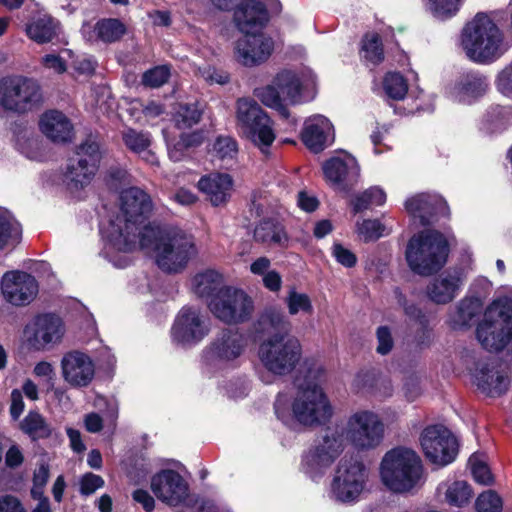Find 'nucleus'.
I'll return each mask as SVG.
<instances>
[{
	"instance_id": "obj_1",
	"label": "nucleus",
	"mask_w": 512,
	"mask_h": 512,
	"mask_svg": "<svg viewBox=\"0 0 512 512\" xmlns=\"http://www.w3.org/2000/svg\"><path fill=\"white\" fill-rule=\"evenodd\" d=\"M122 216L100 223V234L105 242V254L116 267H126L130 260L114 259L116 252L129 253L137 248V238H141L144 227L152 225L147 222L152 210L151 197L138 187H130L121 192Z\"/></svg>"
},
{
	"instance_id": "obj_2",
	"label": "nucleus",
	"mask_w": 512,
	"mask_h": 512,
	"mask_svg": "<svg viewBox=\"0 0 512 512\" xmlns=\"http://www.w3.org/2000/svg\"><path fill=\"white\" fill-rule=\"evenodd\" d=\"M138 246L141 249L152 248L157 266L169 274L182 272L198 255L194 237L177 228L147 225L137 241Z\"/></svg>"
},
{
	"instance_id": "obj_3",
	"label": "nucleus",
	"mask_w": 512,
	"mask_h": 512,
	"mask_svg": "<svg viewBox=\"0 0 512 512\" xmlns=\"http://www.w3.org/2000/svg\"><path fill=\"white\" fill-rule=\"evenodd\" d=\"M276 417L285 425L297 422L312 427L324 425L333 416V406L324 389L317 385L301 386L293 396L279 393L274 402Z\"/></svg>"
},
{
	"instance_id": "obj_4",
	"label": "nucleus",
	"mask_w": 512,
	"mask_h": 512,
	"mask_svg": "<svg viewBox=\"0 0 512 512\" xmlns=\"http://www.w3.org/2000/svg\"><path fill=\"white\" fill-rule=\"evenodd\" d=\"M461 45L469 59L476 63H491L507 50L503 33L485 13H478L463 28Z\"/></svg>"
},
{
	"instance_id": "obj_5",
	"label": "nucleus",
	"mask_w": 512,
	"mask_h": 512,
	"mask_svg": "<svg viewBox=\"0 0 512 512\" xmlns=\"http://www.w3.org/2000/svg\"><path fill=\"white\" fill-rule=\"evenodd\" d=\"M423 466L415 451L397 447L388 451L382 458L380 477L391 491L403 493L410 491L421 481Z\"/></svg>"
},
{
	"instance_id": "obj_6",
	"label": "nucleus",
	"mask_w": 512,
	"mask_h": 512,
	"mask_svg": "<svg viewBox=\"0 0 512 512\" xmlns=\"http://www.w3.org/2000/svg\"><path fill=\"white\" fill-rule=\"evenodd\" d=\"M449 246L444 235L425 230L414 235L406 248V260L411 270L428 276L439 271L447 262Z\"/></svg>"
},
{
	"instance_id": "obj_7",
	"label": "nucleus",
	"mask_w": 512,
	"mask_h": 512,
	"mask_svg": "<svg viewBox=\"0 0 512 512\" xmlns=\"http://www.w3.org/2000/svg\"><path fill=\"white\" fill-rule=\"evenodd\" d=\"M258 357L267 372L274 376H286L299 364L302 346L292 335L275 333L259 345Z\"/></svg>"
},
{
	"instance_id": "obj_8",
	"label": "nucleus",
	"mask_w": 512,
	"mask_h": 512,
	"mask_svg": "<svg viewBox=\"0 0 512 512\" xmlns=\"http://www.w3.org/2000/svg\"><path fill=\"white\" fill-rule=\"evenodd\" d=\"M369 469L354 457L341 459L330 486V497L341 503H354L365 491L369 480Z\"/></svg>"
},
{
	"instance_id": "obj_9",
	"label": "nucleus",
	"mask_w": 512,
	"mask_h": 512,
	"mask_svg": "<svg viewBox=\"0 0 512 512\" xmlns=\"http://www.w3.org/2000/svg\"><path fill=\"white\" fill-rule=\"evenodd\" d=\"M247 347V338L236 328L221 330L202 352V360L210 371L234 366Z\"/></svg>"
},
{
	"instance_id": "obj_10",
	"label": "nucleus",
	"mask_w": 512,
	"mask_h": 512,
	"mask_svg": "<svg viewBox=\"0 0 512 512\" xmlns=\"http://www.w3.org/2000/svg\"><path fill=\"white\" fill-rule=\"evenodd\" d=\"M344 450L343 434L328 430L325 435L302 456L301 470L312 481H319Z\"/></svg>"
},
{
	"instance_id": "obj_11",
	"label": "nucleus",
	"mask_w": 512,
	"mask_h": 512,
	"mask_svg": "<svg viewBox=\"0 0 512 512\" xmlns=\"http://www.w3.org/2000/svg\"><path fill=\"white\" fill-rule=\"evenodd\" d=\"M343 438L358 451L377 448L384 438V424L378 414L370 410L352 413L346 422Z\"/></svg>"
},
{
	"instance_id": "obj_12",
	"label": "nucleus",
	"mask_w": 512,
	"mask_h": 512,
	"mask_svg": "<svg viewBox=\"0 0 512 512\" xmlns=\"http://www.w3.org/2000/svg\"><path fill=\"white\" fill-rule=\"evenodd\" d=\"M42 101L41 87L32 78L5 77L0 80V105L8 111L26 113Z\"/></svg>"
},
{
	"instance_id": "obj_13",
	"label": "nucleus",
	"mask_w": 512,
	"mask_h": 512,
	"mask_svg": "<svg viewBox=\"0 0 512 512\" xmlns=\"http://www.w3.org/2000/svg\"><path fill=\"white\" fill-rule=\"evenodd\" d=\"M102 157L99 143L88 138L81 143L70 159L65 172V180L72 189H80L89 185L94 178Z\"/></svg>"
},
{
	"instance_id": "obj_14",
	"label": "nucleus",
	"mask_w": 512,
	"mask_h": 512,
	"mask_svg": "<svg viewBox=\"0 0 512 512\" xmlns=\"http://www.w3.org/2000/svg\"><path fill=\"white\" fill-rule=\"evenodd\" d=\"M208 308L217 319L231 324L248 319L253 302L244 291L225 287L208 301Z\"/></svg>"
},
{
	"instance_id": "obj_15",
	"label": "nucleus",
	"mask_w": 512,
	"mask_h": 512,
	"mask_svg": "<svg viewBox=\"0 0 512 512\" xmlns=\"http://www.w3.org/2000/svg\"><path fill=\"white\" fill-rule=\"evenodd\" d=\"M210 332L207 319L193 307H183L171 328L173 343L190 348L199 344Z\"/></svg>"
},
{
	"instance_id": "obj_16",
	"label": "nucleus",
	"mask_w": 512,
	"mask_h": 512,
	"mask_svg": "<svg viewBox=\"0 0 512 512\" xmlns=\"http://www.w3.org/2000/svg\"><path fill=\"white\" fill-rule=\"evenodd\" d=\"M420 443L427 459L435 465L446 466L456 458V438L442 425L429 426L424 429Z\"/></svg>"
},
{
	"instance_id": "obj_17",
	"label": "nucleus",
	"mask_w": 512,
	"mask_h": 512,
	"mask_svg": "<svg viewBox=\"0 0 512 512\" xmlns=\"http://www.w3.org/2000/svg\"><path fill=\"white\" fill-rule=\"evenodd\" d=\"M64 333L62 319L53 314L38 315L24 328L25 342L35 351H42L59 343Z\"/></svg>"
},
{
	"instance_id": "obj_18",
	"label": "nucleus",
	"mask_w": 512,
	"mask_h": 512,
	"mask_svg": "<svg viewBox=\"0 0 512 512\" xmlns=\"http://www.w3.org/2000/svg\"><path fill=\"white\" fill-rule=\"evenodd\" d=\"M281 11L279 0H242L234 11V22L244 34H251L264 28L270 14Z\"/></svg>"
},
{
	"instance_id": "obj_19",
	"label": "nucleus",
	"mask_w": 512,
	"mask_h": 512,
	"mask_svg": "<svg viewBox=\"0 0 512 512\" xmlns=\"http://www.w3.org/2000/svg\"><path fill=\"white\" fill-rule=\"evenodd\" d=\"M472 378L482 393L489 397H499L509 389L511 372L507 365L497 361L479 362Z\"/></svg>"
},
{
	"instance_id": "obj_20",
	"label": "nucleus",
	"mask_w": 512,
	"mask_h": 512,
	"mask_svg": "<svg viewBox=\"0 0 512 512\" xmlns=\"http://www.w3.org/2000/svg\"><path fill=\"white\" fill-rule=\"evenodd\" d=\"M275 48L273 38L267 34H245L235 44V58L245 67H254L266 62Z\"/></svg>"
},
{
	"instance_id": "obj_21",
	"label": "nucleus",
	"mask_w": 512,
	"mask_h": 512,
	"mask_svg": "<svg viewBox=\"0 0 512 512\" xmlns=\"http://www.w3.org/2000/svg\"><path fill=\"white\" fill-rule=\"evenodd\" d=\"M1 290L7 302L14 306L29 304L38 293L36 279L23 271H9L2 277Z\"/></svg>"
},
{
	"instance_id": "obj_22",
	"label": "nucleus",
	"mask_w": 512,
	"mask_h": 512,
	"mask_svg": "<svg viewBox=\"0 0 512 512\" xmlns=\"http://www.w3.org/2000/svg\"><path fill=\"white\" fill-rule=\"evenodd\" d=\"M151 490L160 501L177 506L188 497L189 487L178 472L162 470L152 477Z\"/></svg>"
},
{
	"instance_id": "obj_23",
	"label": "nucleus",
	"mask_w": 512,
	"mask_h": 512,
	"mask_svg": "<svg viewBox=\"0 0 512 512\" xmlns=\"http://www.w3.org/2000/svg\"><path fill=\"white\" fill-rule=\"evenodd\" d=\"M489 88L486 76L477 71L461 74L448 88V96L456 102L471 104L483 97Z\"/></svg>"
},
{
	"instance_id": "obj_24",
	"label": "nucleus",
	"mask_w": 512,
	"mask_h": 512,
	"mask_svg": "<svg viewBox=\"0 0 512 512\" xmlns=\"http://www.w3.org/2000/svg\"><path fill=\"white\" fill-rule=\"evenodd\" d=\"M61 369L64 380L76 388L88 386L95 374L91 358L78 351L69 352L63 356Z\"/></svg>"
},
{
	"instance_id": "obj_25",
	"label": "nucleus",
	"mask_w": 512,
	"mask_h": 512,
	"mask_svg": "<svg viewBox=\"0 0 512 512\" xmlns=\"http://www.w3.org/2000/svg\"><path fill=\"white\" fill-rule=\"evenodd\" d=\"M409 214L420 219L422 225H428L436 216L449 214L447 202L437 194L420 193L405 202Z\"/></svg>"
},
{
	"instance_id": "obj_26",
	"label": "nucleus",
	"mask_w": 512,
	"mask_h": 512,
	"mask_svg": "<svg viewBox=\"0 0 512 512\" xmlns=\"http://www.w3.org/2000/svg\"><path fill=\"white\" fill-rule=\"evenodd\" d=\"M301 138L310 151L319 153L334 142V127L328 118L314 115L305 121Z\"/></svg>"
},
{
	"instance_id": "obj_27",
	"label": "nucleus",
	"mask_w": 512,
	"mask_h": 512,
	"mask_svg": "<svg viewBox=\"0 0 512 512\" xmlns=\"http://www.w3.org/2000/svg\"><path fill=\"white\" fill-rule=\"evenodd\" d=\"M197 186L209 202L218 207L230 200L234 190V180L228 173L212 172L202 176Z\"/></svg>"
},
{
	"instance_id": "obj_28",
	"label": "nucleus",
	"mask_w": 512,
	"mask_h": 512,
	"mask_svg": "<svg viewBox=\"0 0 512 512\" xmlns=\"http://www.w3.org/2000/svg\"><path fill=\"white\" fill-rule=\"evenodd\" d=\"M273 83L286 98L292 102H300L303 98L302 91L314 89L315 76L309 70L302 72L301 75L283 70L276 75Z\"/></svg>"
},
{
	"instance_id": "obj_29",
	"label": "nucleus",
	"mask_w": 512,
	"mask_h": 512,
	"mask_svg": "<svg viewBox=\"0 0 512 512\" xmlns=\"http://www.w3.org/2000/svg\"><path fill=\"white\" fill-rule=\"evenodd\" d=\"M24 31L30 40L45 44L59 35L60 22L46 11L37 10L27 20Z\"/></svg>"
},
{
	"instance_id": "obj_30",
	"label": "nucleus",
	"mask_w": 512,
	"mask_h": 512,
	"mask_svg": "<svg viewBox=\"0 0 512 512\" xmlns=\"http://www.w3.org/2000/svg\"><path fill=\"white\" fill-rule=\"evenodd\" d=\"M41 132L55 143H67L74 137V128L68 117L58 111L45 112L39 122Z\"/></svg>"
},
{
	"instance_id": "obj_31",
	"label": "nucleus",
	"mask_w": 512,
	"mask_h": 512,
	"mask_svg": "<svg viewBox=\"0 0 512 512\" xmlns=\"http://www.w3.org/2000/svg\"><path fill=\"white\" fill-rule=\"evenodd\" d=\"M323 171L328 181L340 184L344 181H356L360 174V167L354 156L344 152L341 156L328 160L323 165Z\"/></svg>"
},
{
	"instance_id": "obj_32",
	"label": "nucleus",
	"mask_w": 512,
	"mask_h": 512,
	"mask_svg": "<svg viewBox=\"0 0 512 512\" xmlns=\"http://www.w3.org/2000/svg\"><path fill=\"white\" fill-rule=\"evenodd\" d=\"M462 282L460 272L444 273L428 286L427 294L433 302L446 304L456 297Z\"/></svg>"
},
{
	"instance_id": "obj_33",
	"label": "nucleus",
	"mask_w": 512,
	"mask_h": 512,
	"mask_svg": "<svg viewBox=\"0 0 512 512\" xmlns=\"http://www.w3.org/2000/svg\"><path fill=\"white\" fill-rule=\"evenodd\" d=\"M256 242L266 246L286 247L289 241L284 226L275 219H264L254 229Z\"/></svg>"
},
{
	"instance_id": "obj_34",
	"label": "nucleus",
	"mask_w": 512,
	"mask_h": 512,
	"mask_svg": "<svg viewBox=\"0 0 512 512\" xmlns=\"http://www.w3.org/2000/svg\"><path fill=\"white\" fill-rule=\"evenodd\" d=\"M122 140L128 150L135 154L142 155V158L147 163L151 165L158 164L157 157L149 149L152 143L150 133L128 128L122 132Z\"/></svg>"
},
{
	"instance_id": "obj_35",
	"label": "nucleus",
	"mask_w": 512,
	"mask_h": 512,
	"mask_svg": "<svg viewBox=\"0 0 512 512\" xmlns=\"http://www.w3.org/2000/svg\"><path fill=\"white\" fill-rule=\"evenodd\" d=\"M242 132L259 147L262 152H266L275 140L272 121L267 114L252 123L250 127H247Z\"/></svg>"
},
{
	"instance_id": "obj_36",
	"label": "nucleus",
	"mask_w": 512,
	"mask_h": 512,
	"mask_svg": "<svg viewBox=\"0 0 512 512\" xmlns=\"http://www.w3.org/2000/svg\"><path fill=\"white\" fill-rule=\"evenodd\" d=\"M481 311V303L477 298L462 299L456 309L449 314L448 322L453 329H463L470 325Z\"/></svg>"
},
{
	"instance_id": "obj_37",
	"label": "nucleus",
	"mask_w": 512,
	"mask_h": 512,
	"mask_svg": "<svg viewBox=\"0 0 512 512\" xmlns=\"http://www.w3.org/2000/svg\"><path fill=\"white\" fill-rule=\"evenodd\" d=\"M222 284V275L215 270H206L197 274L193 279L194 292L199 297L206 298L207 302L212 299L219 290L225 288Z\"/></svg>"
},
{
	"instance_id": "obj_38",
	"label": "nucleus",
	"mask_w": 512,
	"mask_h": 512,
	"mask_svg": "<svg viewBox=\"0 0 512 512\" xmlns=\"http://www.w3.org/2000/svg\"><path fill=\"white\" fill-rule=\"evenodd\" d=\"M126 33V26L119 19L107 18L96 22L89 40L113 43Z\"/></svg>"
},
{
	"instance_id": "obj_39",
	"label": "nucleus",
	"mask_w": 512,
	"mask_h": 512,
	"mask_svg": "<svg viewBox=\"0 0 512 512\" xmlns=\"http://www.w3.org/2000/svg\"><path fill=\"white\" fill-rule=\"evenodd\" d=\"M21 431L33 441L50 437L52 429L45 418L36 411H30L20 422Z\"/></svg>"
},
{
	"instance_id": "obj_40",
	"label": "nucleus",
	"mask_w": 512,
	"mask_h": 512,
	"mask_svg": "<svg viewBox=\"0 0 512 512\" xmlns=\"http://www.w3.org/2000/svg\"><path fill=\"white\" fill-rule=\"evenodd\" d=\"M265 115L266 113L253 99L242 98L237 101L236 119L242 131Z\"/></svg>"
},
{
	"instance_id": "obj_41",
	"label": "nucleus",
	"mask_w": 512,
	"mask_h": 512,
	"mask_svg": "<svg viewBox=\"0 0 512 512\" xmlns=\"http://www.w3.org/2000/svg\"><path fill=\"white\" fill-rule=\"evenodd\" d=\"M259 324L262 326L263 331L272 333L271 335L275 333L290 335L291 322L287 316L279 310H267L261 316Z\"/></svg>"
},
{
	"instance_id": "obj_42",
	"label": "nucleus",
	"mask_w": 512,
	"mask_h": 512,
	"mask_svg": "<svg viewBox=\"0 0 512 512\" xmlns=\"http://www.w3.org/2000/svg\"><path fill=\"white\" fill-rule=\"evenodd\" d=\"M21 236L20 223L8 213H0V250L19 243Z\"/></svg>"
},
{
	"instance_id": "obj_43",
	"label": "nucleus",
	"mask_w": 512,
	"mask_h": 512,
	"mask_svg": "<svg viewBox=\"0 0 512 512\" xmlns=\"http://www.w3.org/2000/svg\"><path fill=\"white\" fill-rule=\"evenodd\" d=\"M163 134L166 139L169 157L173 161H180L182 159L184 155L183 150L185 148L198 146L204 140L203 134L199 131L181 134L180 139L176 143H172L168 139L167 132L165 130L163 131Z\"/></svg>"
},
{
	"instance_id": "obj_44",
	"label": "nucleus",
	"mask_w": 512,
	"mask_h": 512,
	"mask_svg": "<svg viewBox=\"0 0 512 512\" xmlns=\"http://www.w3.org/2000/svg\"><path fill=\"white\" fill-rule=\"evenodd\" d=\"M284 303L291 316L300 313L310 315L314 311L310 296L307 293L298 291L295 287L289 288L284 298Z\"/></svg>"
},
{
	"instance_id": "obj_45",
	"label": "nucleus",
	"mask_w": 512,
	"mask_h": 512,
	"mask_svg": "<svg viewBox=\"0 0 512 512\" xmlns=\"http://www.w3.org/2000/svg\"><path fill=\"white\" fill-rule=\"evenodd\" d=\"M386 201V193L380 187H370L357 195L352 202L354 213H359L374 206H381Z\"/></svg>"
},
{
	"instance_id": "obj_46",
	"label": "nucleus",
	"mask_w": 512,
	"mask_h": 512,
	"mask_svg": "<svg viewBox=\"0 0 512 512\" xmlns=\"http://www.w3.org/2000/svg\"><path fill=\"white\" fill-rule=\"evenodd\" d=\"M280 91L275 85H268L262 88H257L254 91L255 96L267 107L277 110L284 118L289 117V111L283 105Z\"/></svg>"
},
{
	"instance_id": "obj_47",
	"label": "nucleus",
	"mask_w": 512,
	"mask_h": 512,
	"mask_svg": "<svg viewBox=\"0 0 512 512\" xmlns=\"http://www.w3.org/2000/svg\"><path fill=\"white\" fill-rule=\"evenodd\" d=\"M471 498L472 489L465 481H455L445 491V499L451 506L463 507L470 502Z\"/></svg>"
},
{
	"instance_id": "obj_48",
	"label": "nucleus",
	"mask_w": 512,
	"mask_h": 512,
	"mask_svg": "<svg viewBox=\"0 0 512 512\" xmlns=\"http://www.w3.org/2000/svg\"><path fill=\"white\" fill-rule=\"evenodd\" d=\"M201 115L198 103L180 105L174 115L175 126L180 130L191 128L200 121Z\"/></svg>"
},
{
	"instance_id": "obj_49",
	"label": "nucleus",
	"mask_w": 512,
	"mask_h": 512,
	"mask_svg": "<svg viewBox=\"0 0 512 512\" xmlns=\"http://www.w3.org/2000/svg\"><path fill=\"white\" fill-rule=\"evenodd\" d=\"M469 466L474 480L482 485L493 483V475L486 463V456L483 453H474L469 458Z\"/></svg>"
},
{
	"instance_id": "obj_50",
	"label": "nucleus",
	"mask_w": 512,
	"mask_h": 512,
	"mask_svg": "<svg viewBox=\"0 0 512 512\" xmlns=\"http://www.w3.org/2000/svg\"><path fill=\"white\" fill-rule=\"evenodd\" d=\"M212 154L222 162L233 161L238 154L237 141L230 136L217 137L212 147Z\"/></svg>"
},
{
	"instance_id": "obj_51",
	"label": "nucleus",
	"mask_w": 512,
	"mask_h": 512,
	"mask_svg": "<svg viewBox=\"0 0 512 512\" xmlns=\"http://www.w3.org/2000/svg\"><path fill=\"white\" fill-rule=\"evenodd\" d=\"M383 89L389 98L401 100L407 94L408 84L400 73L390 72L383 80Z\"/></svg>"
},
{
	"instance_id": "obj_52",
	"label": "nucleus",
	"mask_w": 512,
	"mask_h": 512,
	"mask_svg": "<svg viewBox=\"0 0 512 512\" xmlns=\"http://www.w3.org/2000/svg\"><path fill=\"white\" fill-rule=\"evenodd\" d=\"M356 232L359 238L364 242L375 241L380 237L389 234L385 225L376 219H366L362 222H357Z\"/></svg>"
},
{
	"instance_id": "obj_53",
	"label": "nucleus",
	"mask_w": 512,
	"mask_h": 512,
	"mask_svg": "<svg viewBox=\"0 0 512 512\" xmlns=\"http://www.w3.org/2000/svg\"><path fill=\"white\" fill-rule=\"evenodd\" d=\"M362 53L363 57L373 65L382 62L384 54L381 39L378 34H367L364 37L362 40Z\"/></svg>"
},
{
	"instance_id": "obj_54",
	"label": "nucleus",
	"mask_w": 512,
	"mask_h": 512,
	"mask_svg": "<svg viewBox=\"0 0 512 512\" xmlns=\"http://www.w3.org/2000/svg\"><path fill=\"white\" fill-rule=\"evenodd\" d=\"M429 9L440 19L450 18L459 11L462 0H428Z\"/></svg>"
},
{
	"instance_id": "obj_55",
	"label": "nucleus",
	"mask_w": 512,
	"mask_h": 512,
	"mask_svg": "<svg viewBox=\"0 0 512 512\" xmlns=\"http://www.w3.org/2000/svg\"><path fill=\"white\" fill-rule=\"evenodd\" d=\"M475 507L477 512H500L503 502L495 491L487 490L477 497Z\"/></svg>"
},
{
	"instance_id": "obj_56",
	"label": "nucleus",
	"mask_w": 512,
	"mask_h": 512,
	"mask_svg": "<svg viewBox=\"0 0 512 512\" xmlns=\"http://www.w3.org/2000/svg\"><path fill=\"white\" fill-rule=\"evenodd\" d=\"M170 77V69L166 65L156 66L146 71L142 76V83L151 88L164 85Z\"/></svg>"
},
{
	"instance_id": "obj_57",
	"label": "nucleus",
	"mask_w": 512,
	"mask_h": 512,
	"mask_svg": "<svg viewBox=\"0 0 512 512\" xmlns=\"http://www.w3.org/2000/svg\"><path fill=\"white\" fill-rule=\"evenodd\" d=\"M379 380L374 371L362 370L354 377L352 386L358 392H372Z\"/></svg>"
},
{
	"instance_id": "obj_58",
	"label": "nucleus",
	"mask_w": 512,
	"mask_h": 512,
	"mask_svg": "<svg viewBox=\"0 0 512 512\" xmlns=\"http://www.w3.org/2000/svg\"><path fill=\"white\" fill-rule=\"evenodd\" d=\"M105 481L100 475L88 472L82 475L79 481V491L83 496H89L104 487Z\"/></svg>"
},
{
	"instance_id": "obj_59",
	"label": "nucleus",
	"mask_w": 512,
	"mask_h": 512,
	"mask_svg": "<svg viewBox=\"0 0 512 512\" xmlns=\"http://www.w3.org/2000/svg\"><path fill=\"white\" fill-rule=\"evenodd\" d=\"M331 254L336 262L345 268H352L357 264L356 255L341 243H334L331 247Z\"/></svg>"
},
{
	"instance_id": "obj_60",
	"label": "nucleus",
	"mask_w": 512,
	"mask_h": 512,
	"mask_svg": "<svg viewBox=\"0 0 512 512\" xmlns=\"http://www.w3.org/2000/svg\"><path fill=\"white\" fill-rule=\"evenodd\" d=\"M507 114V108L501 106L493 107L490 111L487 112L485 121L483 123V129H485L487 132H493L500 128V126L503 124V119Z\"/></svg>"
},
{
	"instance_id": "obj_61",
	"label": "nucleus",
	"mask_w": 512,
	"mask_h": 512,
	"mask_svg": "<svg viewBox=\"0 0 512 512\" xmlns=\"http://www.w3.org/2000/svg\"><path fill=\"white\" fill-rule=\"evenodd\" d=\"M376 338L378 343L377 353L381 355L388 354L394 346L391 329L388 326H379L376 331Z\"/></svg>"
},
{
	"instance_id": "obj_62",
	"label": "nucleus",
	"mask_w": 512,
	"mask_h": 512,
	"mask_svg": "<svg viewBox=\"0 0 512 512\" xmlns=\"http://www.w3.org/2000/svg\"><path fill=\"white\" fill-rule=\"evenodd\" d=\"M495 84L501 94L512 96V61L498 73Z\"/></svg>"
},
{
	"instance_id": "obj_63",
	"label": "nucleus",
	"mask_w": 512,
	"mask_h": 512,
	"mask_svg": "<svg viewBox=\"0 0 512 512\" xmlns=\"http://www.w3.org/2000/svg\"><path fill=\"white\" fill-rule=\"evenodd\" d=\"M20 150L27 158L34 161H44L46 158L40 142L35 138L27 139L25 143L21 145Z\"/></svg>"
},
{
	"instance_id": "obj_64",
	"label": "nucleus",
	"mask_w": 512,
	"mask_h": 512,
	"mask_svg": "<svg viewBox=\"0 0 512 512\" xmlns=\"http://www.w3.org/2000/svg\"><path fill=\"white\" fill-rule=\"evenodd\" d=\"M40 62L45 69L51 70L56 74H62L67 69L65 60L54 53L44 55Z\"/></svg>"
}]
</instances>
